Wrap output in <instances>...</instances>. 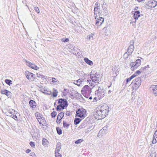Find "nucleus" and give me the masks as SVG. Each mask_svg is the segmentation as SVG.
<instances>
[{
	"label": "nucleus",
	"mask_w": 157,
	"mask_h": 157,
	"mask_svg": "<svg viewBox=\"0 0 157 157\" xmlns=\"http://www.w3.org/2000/svg\"><path fill=\"white\" fill-rule=\"evenodd\" d=\"M109 112V107L106 104H104L94 109V113L95 118L99 120L105 118Z\"/></svg>",
	"instance_id": "obj_1"
},
{
	"label": "nucleus",
	"mask_w": 157,
	"mask_h": 157,
	"mask_svg": "<svg viewBox=\"0 0 157 157\" xmlns=\"http://www.w3.org/2000/svg\"><path fill=\"white\" fill-rule=\"evenodd\" d=\"M90 78L92 81V82L90 80H87V81L89 83V84L91 86H93L94 83L93 82L96 83H98L100 80L101 78L100 75L98 73L95 71L91 72L90 74Z\"/></svg>",
	"instance_id": "obj_2"
},
{
	"label": "nucleus",
	"mask_w": 157,
	"mask_h": 157,
	"mask_svg": "<svg viewBox=\"0 0 157 157\" xmlns=\"http://www.w3.org/2000/svg\"><path fill=\"white\" fill-rule=\"evenodd\" d=\"M106 92L104 89L102 88L98 87V89L95 91L96 97L94 99L96 100L98 98L99 100L103 98L105 95Z\"/></svg>",
	"instance_id": "obj_3"
},
{
	"label": "nucleus",
	"mask_w": 157,
	"mask_h": 157,
	"mask_svg": "<svg viewBox=\"0 0 157 157\" xmlns=\"http://www.w3.org/2000/svg\"><path fill=\"white\" fill-rule=\"evenodd\" d=\"M141 63V60L138 59L135 62H131L130 63V66L131 69L132 71L136 70L140 65Z\"/></svg>",
	"instance_id": "obj_4"
},
{
	"label": "nucleus",
	"mask_w": 157,
	"mask_h": 157,
	"mask_svg": "<svg viewBox=\"0 0 157 157\" xmlns=\"http://www.w3.org/2000/svg\"><path fill=\"white\" fill-rule=\"evenodd\" d=\"M25 75L26 78L30 82H33L35 79V75L28 71L25 72Z\"/></svg>",
	"instance_id": "obj_5"
},
{
	"label": "nucleus",
	"mask_w": 157,
	"mask_h": 157,
	"mask_svg": "<svg viewBox=\"0 0 157 157\" xmlns=\"http://www.w3.org/2000/svg\"><path fill=\"white\" fill-rule=\"evenodd\" d=\"M86 116V111L84 109H79L76 112V116L82 118H84Z\"/></svg>",
	"instance_id": "obj_6"
},
{
	"label": "nucleus",
	"mask_w": 157,
	"mask_h": 157,
	"mask_svg": "<svg viewBox=\"0 0 157 157\" xmlns=\"http://www.w3.org/2000/svg\"><path fill=\"white\" fill-rule=\"evenodd\" d=\"M26 64L29 67L35 70H37L39 69V67L35 64L33 63L26 60H25Z\"/></svg>",
	"instance_id": "obj_7"
},
{
	"label": "nucleus",
	"mask_w": 157,
	"mask_h": 157,
	"mask_svg": "<svg viewBox=\"0 0 157 157\" xmlns=\"http://www.w3.org/2000/svg\"><path fill=\"white\" fill-rule=\"evenodd\" d=\"M146 5L148 6L147 7V8H154L157 5V2L154 0H151L148 1Z\"/></svg>",
	"instance_id": "obj_8"
},
{
	"label": "nucleus",
	"mask_w": 157,
	"mask_h": 157,
	"mask_svg": "<svg viewBox=\"0 0 157 157\" xmlns=\"http://www.w3.org/2000/svg\"><path fill=\"white\" fill-rule=\"evenodd\" d=\"M140 12L138 11H136L134 12L133 14V17L134 18V19L133 20L132 19L131 20L130 23L132 24L133 23H135L136 22V20H137L139 17H140Z\"/></svg>",
	"instance_id": "obj_9"
},
{
	"label": "nucleus",
	"mask_w": 157,
	"mask_h": 157,
	"mask_svg": "<svg viewBox=\"0 0 157 157\" xmlns=\"http://www.w3.org/2000/svg\"><path fill=\"white\" fill-rule=\"evenodd\" d=\"M95 19H96L95 24L98 26L101 25L104 21V18L100 16H95Z\"/></svg>",
	"instance_id": "obj_10"
},
{
	"label": "nucleus",
	"mask_w": 157,
	"mask_h": 157,
	"mask_svg": "<svg viewBox=\"0 0 157 157\" xmlns=\"http://www.w3.org/2000/svg\"><path fill=\"white\" fill-rule=\"evenodd\" d=\"M82 91L87 94H89L91 93V89L88 85H86L82 88Z\"/></svg>",
	"instance_id": "obj_11"
},
{
	"label": "nucleus",
	"mask_w": 157,
	"mask_h": 157,
	"mask_svg": "<svg viewBox=\"0 0 157 157\" xmlns=\"http://www.w3.org/2000/svg\"><path fill=\"white\" fill-rule=\"evenodd\" d=\"M35 115L40 124H42V121H44V118L42 117L41 114L38 112L36 113Z\"/></svg>",
	"instance_id": "obj_12"
},
{
	"label": "nucleus",
	"mask_w": 157,
	"mask_h": 157,
	"mask_svg": "<svg viewBox=\"0 0 157 157\" xmlns=\"http://www.w3.org/2000/svg\"><path fill=\"white\" fill-rule=\"evenodd\" d=\"M58 104L64 108L67 105V101L65 99H59L58 101Z\"/></svg>",
	"instance_id": "obj_13"
},
{
	"label": "nucleus",
	"mask_w": 157,
	"mask_h": 157,
	"mask_svg": "<svg viewBox=\"0 0 157 157\" xmlns=\"http://www.w3.org/2000/svg\"><path fill=\"white\" fill-rule=\"evenodd\" d=\"M1 93L2 94L6 95L8 98L11 97L12 96L11 93L5 89H2L1 90Z\"/></svg>",
	"instance_id": "obj_14"
},
{
	"label": "nucleus",
	"mask_w": 157,
	"mask_h": 157,
	"mask_svg": "<svg viewBox=\"0 0 157 157\" xmlns=\"http://www.w3.org/2000/svg\"><path fill=\"white\" fill-rule=\"evenodd\" d=\"M141 82V79L140 78H136L135 80L133 81L132 83H134L135 86L137 88H138L140 85Z\"/></svg>",
	"instance_id": "obj_15"
},
{
	"label": "nucleus",
	"mask_w": 157,
	"mask_h": 157,
	"mask_svg": "<svg viewBox=\"0 0 157 157\" xmlns=\"http://www.w3.org/2000/svg\"><path fill=\"white\" fill-rule=\"evenodd\" d=\"M103 33L106 35L108 36L110 33V28L109 27H106L103 29Z\"/></svg>",
	"instance_id": "obj_16"
},
{
	"label": "nucleus",
	"mask_w": 157,
	"mask_h": 157,
	"mask_svg": "<svg viewBox=\"0 0 157 157\" xmlns=\"http://www.w3.org/2000/svg\"><path fill=\"white\" fill-rule=\"evenodd\" d=\"M133 44L134 41H133L132 43L130 44V45L128 47V52L129 53V54H132L134 51V47L133 45Z\"/></svg>",
	"instance_id": "obj_17"
},
{
	"label": "nucleus",
	"mask_w": 157,
	"mask_h": 157,
	"mask_svg": "<svg viewBox=\"0 0 157 157\" xmlns=\"http://www.w3.org/2000/svg\"><path fill=\"white\" fill-rule=\"evenodd\" d=\"M94 11V14L96 15V16H100V15L101 13L100 12V9L98 8V6H95V7Z\"/></svg>",
	"instance_id": "obj_18"
},
{
	"label": "nucleus",
	"mask_w": 157,
	"mask_h": 157,
	"mask_svg": "<svg viewBox=\"0 0 157 157\" xmlns=\"http://www.w3.org/2000/svg\"><path fill=\"white\" fill-rule=\"evenodd\" d=\"M83 81V79L82 78L79 79L77 80H75L73 83L78 86H80V85L82 84Z\"/></svg>",
	"instance_id": "obj_19"
},
{
	"label": "nucleus",
	"mask_w": 157,
	"mask_h": 157,
	"mask_svg": "<svg viewBox=\"0 0 157 157\" xmlns=\"http://www.w3.org/2000/svg\"><path fill=\"white\" fill-rule=\"evenodd\" d=\"M102 8L103 11L105 13L107 14L108 13V11L107 9V5L105 2H104L102 4Z\"/></svg>",
	"instance_id": "obj_20"
},
{
	"label": "nucleus",
	"mask_w": 157,
	"mask_h": 157,
	"mask_svg": "<svg viewBox=\"0 0 157 157\" xmlns=\"http://www.w3.org/2000/svg\"><path fill=\"white\" fill-rule=\"evenodd\" d=\"M152 92L155 96H157V85H153L151 87Z\"/></svg>",
	"instance_id": "obj_21"
},
{
	"label": "nucleus",
	"mask_w": 157,
	"mask_h": 157,
	"mask_svg": "<svg viewBox=\"0 0 157 157\" xmlns=\"http://www.w3.org/2000/svg\"><path fill=\"white\" fill-rule=\"evenodd\" d=\"M29 104L30 107L32 108H35L36 106V103L34 101L31 100L29 102Z\"/></svg>",
	"instance_id": "obj_22"
},
{
	"label": "nucleus",
	"mask_w": 157,
	"mask_h": 157,
	"mask_svg": "<svg viewBox=\"0 0 157 157\" xmlns=\"http://www.w3.org/2000/svg\"><path fill=\"white\" fill-rule=\"evenodd\" d=\"M157 142V130L155 132L154 136L153 139L152 141V143L155 144Z\"/></svg>",
	"instance_id": "obj_23"
},
{
	"label": "nucleus",
	"mask_w": 157,
	"mask_h": 157,
	"mask_svg": "<svg viewBox=\"0 0 157 157\" xmlns=\"http://www.w3.org/2000/svg\"><path fill=\"white\" fill-rule=\"evenodd\" d=\"M41 92L45 94L50 95L52 94V92L49 90L45 89H42L41 90Z\"/></svg>",
	"instance_id": "obj_24"
},
{
	"label": "nucleus",
	"mask_w": 157,
	"mask_h": 157,
	"mask_svg": "<svg viewBox=\"0 0 157 157\" xmlns=\"http://www.w3.org/2000/svg\"><path fill=\"white\" fill-rule=\"evenodd\" d=\"M61 143H58L56 145V148L55 151L59 152V151L60 150L61 148Z\"/></svg>",
	"instance_id": "obj_25"
},
{
	"label": "nucleus",
	"mask_w": 157,
	"mask_h": 157,
	"mask_svg": "<svg viewBox=\"0 0 157 157\" xmlns=\"http://www.w3.org/2000/svg\"><path fill=\"white\" fill-rule=\"evenodd\" d=\"M84 60L86 63L90 65H92L93 64V62L87 58H85Z\"/></svg>",
	"instance_id": "obj_26"
},
{
	"label": "nucleus",
	"mask_w": 157,
	"mask_h": 157,
	"mask_svg": "<svg viewBox=\"0 0 157 157\" xmlns=\"http://www.w3.org/2000/svg\"><path fill=\"white\" fill-rule=\"evenodd\" d=\"M64 113L63 112H61L60 113H59L57 117L58 118V119H60L61 120V119H62V118L64 116Z\"/></svg>",
	"instance_id": "obj_27"
},
{
	"label": "nucleus",
	"mask_w": 157,
	"mask_h": 157,
	"mask_svg": "<svg viewBox=\"0 0 157 157\" xmlns=\"http://www.w3.org/2000/svg\"><path fill=\"white\" fill-rule=\"evenodd\" d=\"M81 119L78 118H75L74 120V124H77L79 123L81 121Z\"/></svg>",
	"instance_id": "obj_28"
},
{
	"label": "nucleus",
	"mask_w": 157,
	"mask_h": 157,
	"mask_svg": "<svg viewBox=\"0 0 157 157\" xmlns=\"http://www.w3.org/2000/svg\"><path fill=\"white\" fill-rule=\"evenodd\" d=\"M136 76V75H133L130 78H127L126 80L127 83L128 82H130L132 79L135 77Z\"/></svg>",
	"instance_id": "obj_29"
},
{
	"label": "nucleus",
	"mask_w": 157,
	"mask_h": 157,
	"mask_svg": "<svg viewBox=\"0 0 157 157\" xmlns=\"http://www.w3.org/2000/svg\"><path fill=\"white\" fill-rule=\"evenodd\" d=\"M42 144L43 146H46L48 143V140L45 138H43L42 140Z\"/></svg>",
	"instance_id": "obj_30"
},
{
	"label": "nucleus",
	"mask_w": 157,
	"mask_h": 157,
	"mask_svg": "<svg viewBox=\"0 0 157 157\" xmlns=\"http://www.w3.org/2000/svg\"><path fill=\"white\" fill-rule=\"evenodd\" d=\"M58 92L56 90L53 89L52 93V95L53 97H56L57 96Z\"/></svg>",
	"instance_id": "obj_31"
},
{
	"label": "nucleus",
	"mask_w": 157,
	"mask_h": 157,
	"mask_svg": "<svg viewBox=\"0 0 157 157\" xmlns=\"http://www.w3.org/2000/svg\"><path fill=\"white\" fill-rule=\"evenodd\" d=\"M106 134V132L105 131L103 130V129H101L99 132L98 134V136H100V134Z\"/></svg>",
	"instance_id": "obj_32"
},
{
	"label": "nucleus",
	"mask_w": 157,
	"mask_h": 157,
	"mask_svg": "<svg viewBox=\"0 0 157 157\" xmlns=\"http://www.w3.org/2000/svg\"><path fill=\"white\" fill-rule=\"evenodd\" d=\"M64 107H63L60 105L59 104V105L57 106V107L56 108V110L57 111H60L62 109H64Z\"/></svg>",
	"instance_id": "obj_33"
},
{
	"label": "nucleus",
	"mask_w": 157,
	"mask_h": 157,
	"mask_svg": "<svg viewBox=\"0 0 157 157\" xmlns=\"http://www.w3.org/2000/svg\"><path fill=\"white\" fill-rule=\"evenodd\" d=\"M94 35V34L91 33L87 36V37L88 38L89 40H92L93 39V37Z\"/></svg>",
	"instance_id": "obj_34"
},
{
	"label": "nucleus",
	"mask_w": 157,
	"mask_h": 157,
	"mask_svg": "<svg viewBox=\"0 0 157 157\" xmlns=\"http://www.w3.org/2000/svg\"><path fill=\"white\" fill-rule=\"evenodd\" d=\"M5 82L9 86L12 84V81L10 80L6 79L5 81Z\"/></svg>",
	"instance_id": "obj_35"
},
{
	"label": "nucleus",
	"mask_w": 157,
	"mask_h": 157,
	"mask_svg": "<svg viewBox=\"0 0 157 157\" xmlns=\"http://www.w3.org/2000/svg\"><path fill=\"white\" fill-rule=\"evenodd\" d=\"M9 116L11 117H12L15 120H16L17 119V117L16 116V115L12 114H11V113L9 112Z\"/></svg>",
	"instance_id": "obj_36"
},
{
	"label": "nucleus",
	"mask_w": 157,
	"mask_h": 157,
	"mask_svg": "<svg viewBox=\"0 0 157 157\" xmlns=\"http://www.w3.org/2000/svg\"><path fill=\"white\" fill-rule=\"evenodd\" d=\"M113 70L114 72L115 73V74L117 75V73L118 72V70L117 68L116 67H114Z\"/></svg>",
	"instance_id": "obj_37"
},
{
	"label": "nucleus",
	"mask_w": 157,
	"mask_h": 157,
	"mask_svg": "<svg viewBox=\"0 0 157 157\" xmlns=\"http://www.w3.org/2000/svg\"><path fill=\"white\" fill-rule=\"evenodd\" d=\"M131 54H129V53L128 52H126L125 53L124 55V58L125 59H127L128 58L129 55H130Z\"/></svg>",
	"instance_id": "obj_38"
},
{
	"label": "nucleus",
	"mask_w": 157,
	"mask_h": 157,
	"mask_svg": "<svg viewBox=\"0 0 157 157\" xmlns=\"http://www.w3.org/2000/svg\"><path fill=\"white\" fill-rule=\"evenodd\" d=\"M69 90L67 89H64L63 92V95L65 96L67 94L69 93Z\"/></svg>",
	"instance_id": "obj_39"
},
{
	"label": "nucleus",
	"mask_w": 157,
	"mask_h": 157,
	"mask_svg": "<svg viewBox=\"0 0 157 157\" xmlns=\"http://www.w3.org/2000/svg\"><path fill=\"white\" fill-rule=\"evenodd\" d=\"M156 153L155 151H152L150 154L149 157H156Z\"/></svg>",
	"instance_id": "obj_40"
},
{
	"label": "nucleus",
	"mask_w": 157,
	"mask_h": 157,
	"mask_svg": "<svg viewBox=\"0 0 157 157\" xmlns=\"http://www.w3.org/2000/svg\"><path fill=\"white\" fill-rule=\"evenodd\" d=\"M69 124L67 123L66 122L63 121V126L65 128H67L69 126Z\"/></svg>",
	"instance_id": "obj_41"
},
{
	"label": "nucleus",
	"mask_w": 157,
	"mask_h": 157,
	"mask_svg": "<svg viewBox=\"0 0 157 157\" xmlns=\"http://www.w3.org/2000/svg\"><path fill=\"white\" fill-rule=\"evenodd\" d=\"M61 41L63 42H68L69 40L68 38H62L61 39Z\"/></svg>",
	"instance_id": "obj_42"
},
{
	"label": "nucleus",
	"mask_w": 157,
	"mask_h": 157,
	"mask_svg": "<svg viewBox=\"0 0 157 157\" xmlns=\"http://www.w3.org/2000/svg\"><path fill=\"white\" fill-rule=\"evenodd\" d=\"M55 156L56 157H61L62 155L59 152L55 151Z\"/></svg>",
	"instance_id": "obj_43"
},
{
	"label": "nucleus",
	"mask_w": 157,
	"mask_h": 157,
	"mask_svg": "<svg viewBox=\"0 0 157 157\" xmlns=\"http://www.w3.org/2000/svg\"><path fill=\"white\" fill-rule=\"evenodd\" d=\"M56 114L57 113L56 111H53L51 113V116L53 117H55Z\"/></svg>",
	"instance_id": "obj_44"
},
{
	"label": "nucleus",
	"mask_w": 157,
	"mask_h": 157,
	"mask_svg": "<svg viewBox=\"0 0 157 157\" xmlns=\"http://www.w3.org/2000/svg\"><path fill=\"white\" fill-rule=\"evenodd\" d=\"M29 144L31 147H35V144L34 142L32 141L30 142Z\"/></svg>",
	"instance_id": "obj_45"
},
{
	"label": "nucleus",
	"mask_w": 157,
	"mask_h": 157,
	"mask_svg": "<svg viewBox=\"0 0 157 157\" xmlns=\"http://www.w3.org/2000/svg\"><path fill=\"white\" fill-rule=\"evenodd\" d=\"M34 10H35V11L37 13H39L40 12V10L39 8L37 7H34Z\"/></svg>",
	"instance_id": "obj_46"
},
{
	"label": "nucleus",
	"mask_w": 157,
	"mask_h": 157,
	"mask_svg": "<svg viewBox=\"0 0 157 157\" xmlns=\"http://www.w3.org/2000/svg\"><path fill=\"white\" fill-rule=\"evenodd\" d=\"M82 140L81 139H79L77 140L75 142V143L76 144H78L80 143L81 142H82Z\"/></svg>",
	"instance_id": "obj_47"
},
{
	"label": "nucleus",
	"mask_w": 157,
	"mask_h": 157,
	"mask_svg": "<svg viewBox=\"0 0 157 157\" xmlns=\"http://www.w3.org/2000/svg\"><path fill=\"white\" fill-rule=\"evenodd\" d=\"M57 131L58 133L60 135L62 134V130L60 129H58V128H57Z\"/></svg>",
	"instance_id": "obj_48"
},
{
	"label": "nucleus",
	"mask_w": 157,
	"mask_h": 157,
	"mask_svg": "<svg viewBox=\"0 0 157 157\" xmlns=\"http://www.w3.org/2000/svg\"><path fill=\"white\" fill-rule=\"evenodd\" d=\"M141 73V72L140 71H137L134 75H135L136 76L137 75H140Z\"/></svg>",
	"instance_id": "obj_49"
},
{
	"label": "nucleus",
	"mask_w": 157,
	"mask_h": 157,
	"mask_svg": "<svg viewBox=\"0 0 157 157\" xmlns=\"http://www.w3.org/2000/svg\"><path fill=\"white\" fill-rule=\"evenodd\" d=\"M65 114L67 116H70L71 115V113L70 111H67L65 113Z\"/></svg>",
	"instance_id": "obj_50"
},
{
	"label": "nucleus",
	"mask_w": 157,
	"mask_h": 157,
	"mask_svg": "<svg viewBox=\"0 0 157 157\" xmlns=\"http://www.w3.org/2000/svg\"><path fill=\"white\" fill-rule=\"evenodd\" d=\"M42 75H40V74H38V73L36 74L37 77L38 78H41V76Z\"/></svg>",
	"instance_id": "obj_51"
},
{
	"label": "nucleus",
	"mask_w": 157,
	"mask_h": 157,
	"mask_svg": "<svg viewBox=\"0 0 157 157\" xmlns=\"http://www.w3.org/2000/svg\"><path fill=\"white\" fill-rule=\"evenodd\" d=\"M107 127H104L102 129H103V130L105 131V132H106L107 131Z\"/></svg>",
	"instance_id": "obj_52"
},
{
	"label": "nucleus",
	"mask_w": 157,
	"mask_h": 157,
	"mask_svg": "<svg viewBox=\"0 0 157 157\" xmlns=\"http://www.w3.org/2000/svg\"><path fill=\"white\" fill-rule=\"evenodd\" d=\"M41 78H42V79L44 80V79H45V76L44 75H42L41 76Z\"/></svg>",
	"instance_id": "obj_53"
},
{
	"label": "nucleus",
	"mask_w": 157,
	"mask_h": 157,
	"mask_svg": "<svg viewBox=\"0 0 157 157\" xmlns=\"http://www.w3.org/2000/svg\"><path fill=\"white\" fill-rule=\"evenodd\" d=\"M31 150L30 149H27L26 150V152L27 153H29V152H30L31 151Z\"/></svg>",
	"instance_id": "obj_54"
},
{
	"label": "nucleus",
	"mask_w": 157,
	"mask_h": 157,
	"mask_svg": "<svg viewBox=\"0 0 157 157\" xmlns=\"http://www.w3.org/2000/svg\"><path fill=\"white\" fill-rule=\"evenodd\" d=\"M60 121V119H58V118L57 117V120H56V122L57 123H59V122Z\"/></svg>",
	"instance_id": "obj_55"
},
{
	"label": "nucleus",
	"mask_w": 157,
	"mask_h": 157,
	"mask_svg": "<svg viewBox=\"0 0 157 157\" xmlns=\"http://www.w3.org/2000/svg\"><path fill=\"white\" fill-rule=\"evenodd\" d=\"M95 6H98V2H96L95 4Z\"/></svg>",
	"instance_id": "obj_56"
},
{
	"label": "nucleus",
	"mask_w": 157,
	"mask_h": 157,
	"mask_svg": "<svg viewBox=\"0 0 157 157\" xmlns=\"http://www.w3.org/2000/svg\"><path fill=\"white\" fill-rule=\"evenodd\" d=\"M139 2H140L142 1H144L145 0H137Z\"/></svg>",
	"instance_id": "obj_57"
},
{
	"label": "nucleus",
	"mask_w": 157,
	"mask_h": 157,
	"mask_svg": "<svg viewBox=\"0 0 157 157\" xmlns=\"http://www.w3.org/2000/svg\"><path fill=\"white\" fill-rule=\"evenodd\" d=\"M146 67H149V65H147L145 67V68H146Z\"/></svg>",
	"instance_id": "obj_58"
},
{
	"label": "nucleus",
	"mask_w": 157,
	"mask_h": 157,
	"mask_svg": "<svg viewBox=\"0 0 157 157\" xmlns=\"http://www.w3.org/2000/svg\"><path fill=\"white\" fill-rule=\"evenodd\" d=\"M111 92V90H109V91H108V94H109Z\"/></svg>",
	"instance_id": "obj_59"
},
{
	"label": "nucleus",
	"mask_w": 157,
	"mask_h": 157,
	"mask_svg": "<svg viewBox=\"0 0 157 157\" xmlns=\"http://www.w3.org/2000/svg\"><path fill=\"white\" fill-rule=\"evenodd\" d=\"M55 80V79H53V80H52V82H53L54 83L56 81H54V80Z\"/></svg>",
	"instance_id": "obj_60"
},
{
	"label": "nucleus",
	"mask_w": 157,
	"mask_h": 157,
	"mask_svg": "<svg viewBox=\"0 0 157 157\" xmlns=\"http://www.w3.org/2000/svg\"><path fill=\"white\" fill-rule=\"evenodd\" d=\"M52 80H53V79H55V80H56V79L55 78H52Z\"/></svg>",
	"instance_id": "obj_61"
},
{
	"label": "nucleus",
	"mask_w": 157,
	"mask_h": 157,
	"mask_svg": "<svg viewBox=\"0 0 157 157\" xmlns=\"http://www.w3.org/2000/svg\"><path fill=\"white\" fill-rule=\"evenodd\" d=\"M137 9H138V7H135V9H136V10H137Z\"/></svg>",
	"instance_id": "obj_62"
},
{
	"label": "nucleus",
	"mask_w": 157,
	"mask_h": 157,
	"mask_svg": "<svg viewBox=\"0 0 157 157\" xmlns=\"http://www.w3.org/2000/svg\"><path fill=\"white\" fill-rule=\"evenodd\" d=\"M92 97H90L89 98V99H92Z\"/></svg>",
	"instance_id": "obj_63"
}]
</instances>
